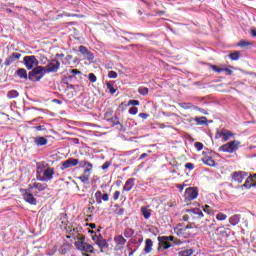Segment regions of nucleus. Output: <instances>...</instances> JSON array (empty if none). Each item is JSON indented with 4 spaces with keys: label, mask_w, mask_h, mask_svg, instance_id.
<instances>
[{
    "label": "nucleus",
    "mask_w": 256,
    "mask_h": 256,
    "mask_svg": "<svg viewBox=\"0 0 256 256\" xmlns=\"http://www.w3.org/2000/svg\"><path fill=\"white\" fill-rule=\"evenodd\" d=\"M106 87L109 90V93H111V95H115V93H117V89H115V87L113 86V84L111 82H108L106 84Z\"/></svg>",
    "instance_id": "nucleus-34"
},
{
    "label": "nucleus",
    "mask_w": 256,
    "mask_h": 256,
    "mask_svg": "<svg viewBox=\"0 0 256 256\" xmlns=\"http://www.w3.org/2000/svg\"><path fill=\"white\" fill-rule=\"evenodd\" d=\"M92 241L98 245L101 253H104L103 249H107V247H109V243H107V240L104 239L101 234H95L94 236H92Z\"/></svg>",
    "instance_id": "nucleus-7"
},
{
    "label": "nucleus",
    "mask_w": 256,
    "mask_h": 256,
    "mask_svg": "<svg viewBox=\"0 0 256 256\" xmlns=\"http://www.w3.org/2000/svg\"><path fill=\"white\" fill-rule=\"evenodd\" d=\"M229 58L232 61H238L239 60V52H233V53L229 54Z\"/></svg>",
    "instance_id": "nucleus-41"
},
{
    "label": "nucleus",
    "mask_w": 256,
    "mask_h": 256,
    "mask_svg": "<svg viewBox=\"0 0 256 256\" xmlns=\"http://www.w3.org/2000/svg\"><path fill=\"white\" fill-rule=\"evenodd\" d=\"M128 113L130 115H137V113H139V109L135 106H132L129 108Z\"/></svg>",
    "instance_id": "nucleus-42"
},
{
    "label": "nucleus",
    "mask_w": 256,
    "mask_h": 256,
    "mask_svg": "<svg viewBox=\"0 0 256 256\" xmlns=\"http://www.w3.org/2000/svg\"><path fill=\"white\" fill-rule=\"evenodd\" d=\"M222 71L226 72V75H233V70L229 68H222Z\"/></svg>",
    "instance_id": "nucleus-57"
},
{
    "label": "nucleus",
    "mask_w": 256,
    "mask_h": 256,
    "mask_svg": "<svg viewBox=\"0 0 256 256\" xmlns=\"http://www.w3.org/2000/svg\"><path fill=\"white\" fill-rule=\"evenodd\" d=\"M109 167H111V162H110V161H106V162L102 165L103 171L109 169Z\"/></svg>",
    "instance_id": "nucleus-55"
},
{
    "label": "nucleus",
    "mask_w": 256,
    "mask_h": 256,
    "mask_svg": "<svg viewBox=\"0 0 256 256\" xmlns=\"http://www.w3.org/2000/svg\"><path fill=\"white\" fill-rule=\"evenodd\" d=\"M8 99H15L19 97V92L17 90H10L7 94Z\"/></svg>",
    "instance_id": "nucleus-30"
},
{
    "label": "nucleus",
    "mask_w": 256,
    "mask_h": 256,
    "mask_svg": "<svg viewBox=\"0 0 256 256\" xmlns=\"http://www.w3.org/2000/svg\"><path fill=\"white\" fill-rule=\"evenodd\" d=\"M150 153H153V151L148 150V153L141 154V156L139 157V161H143V159H145V157H149Z\"/></svg>",
    "instance_id": "nucleus-53"
},
{
    "label": "nucleus",
    "mask_w": 256,
    "mask_h": 256,
    "mask_svg": "<svg viewBox=\"0 0 256 256\" xmlns=\"http://www.w3.org/2000/svg\"><path fill=\"white\" fill-rule=\"evenodd\" d=\"M202 162L204 165H207L208 167H215L217 163H215V160H213V157L206 155L202 158Z\"/></svg>",
    "instance_id": "nucleus-19"
},
{
    "label": "nucleus",
    "mask_w": 256,
    "mask_h": 256,
    "mask_svg": "<svg viewBox=\"0 0 256 256\" xmlns=\"http://www.w3.org/2000/svg\"><path fill=\"white\" fill-rule=\"evenodd\" d=\"M29 189H37L38 191H45L47 189V184L34 182L32 185H29Z\"/></svg>",
    "instance_id": "nucleus-20"
},
{
    "label": "nucleus",
    "mask_w": 256,
    "mask_h": 256,
    "mask_svg": "<svg viewBox=\"0 0 256 256\" xmlns=\"http://www.w3.org/2000/svg\"><path fill=\"white\" fill-rule=\"evenodd\" d=\"M23 63L28 71H31V69L33 71L35 69L33 67H35V65H39V61L37 60V57H35V55L25 56L23 58Z\"/></svg>",
    "instance_id": "nucleus-8"
},
{
    "label": "nucleus",
    "mask_w": 256,
    "mask_h": 256,
    "mask_svg": "<svg viewBox=\"0 0 256 256\" xmlns=\"http://www.w3.org/2000/svg\"><path fill=\"white\" fill-rule=\"evenodd\" d=\"M19 59H21V53L13 52L5 59L4 65L5 67H11V65H13V63H16V61H19Z\"/></svg>",
    "instance_id": "nucleus-11"
},
{
    "label": "nucleus",
    "mask_w": 256,
    "mask_h": 256,
    "mask_svg": "<svg viewBox=\"0 0 256 256\" xmlns=\"http://www.w3.org/2000/svg\"><path fill=\"white\" fill-rule=\"evenodd\" d=\"M93 211H95V206H93V203L90 202L89 207L87 209V213H90L89 217H93Z\"/></svg>",
    "instance_id": "nucleus-43"
},
{
    "label": "nucleus",
    "mask_w": 256,
    "mask_h": 256,
    "mask_svg": "<svg viewBox=\"0 0 256 256\" xmlns=\"http://www.w3.org/2000/svg\"><path fill=\"white\" fill-rule=\"evenodd\" d=\"M20 193L26 203H29V205H37V199H35V196L31 193V189L21 188Z\"/></svg>",
    "instance_id": "nucleus-5"
},
{
    "label": "nucleus",
    "mask_w": 256,
    "mask_h": 256,
    "mask_svg": "<svg viewBox=\"0 0 256 256\" xmlns=\"http://www.w3.org/2000/svg\"><path fill=\"white\" fill-rule=\"evenodd\" d=\"M249 45H251L250 42H248L247 40H241L239 43H238V47H249Z\"/></svg>",
    "instance_id": "nucleus-45"
},
{
    "label": "nucleus",
    "mask_w": 256,
    "mask_h": 256,
    "mask_svg": "<svg viewBox=\"0 0 256 256\" xmlns=\"http://www.w3.org/2000/svg\"><path fill=\"white\" fill-rule=\"evenodd\" d=\"M212 71H214L215 73H223V68L217 66V65H212L211 66Z\"/></svg>",
    "instance_id": "nucleus-46"
},
{
    "label": "nucleus",
    "mask_w": 256,
    "mask_h": 256,
    "mask_svg": "<svg viewBox=\"0 0 256 256\" xmlns=\"http://www.w3.org/2000/svg\"><path fill=\"white\" fill-rule=\"evenodd\" d=\"M133 187H135V178H129L123 186L122 193H125V191H131Z\"/></svg>",
    "instance_id": "nucleus-17"
},
{
    "label": "nucleus",
    "mask_w": 256,
    "mask_h": 256,
    "mask_svg": "<svg viewBox=\"0 0 256 256\" xmlns=\"http://www.w3.org/2000/svg\"><path fill=\"white\" fill-rule=\"evenodd\" d=\"M187 213H189L191 215H197V217H199V219H203V217H204L203 211H201V209H199V208L189 209V210H187Z\"/></svg>",
    "instance_id": "nucleus-22"
},
{
    "label": "nucleus",
    "mask_w": 256,
    "mask_h": 256,
    "mask_svg": "<svg viewBox=\"0 0 256 256\" xmlns=\"http://www.w3.org/2000/svg\"><path fill=\"white\" fill-rule=\"evenodd\" d=\"M152 250H153V240H151V239H146V240H145L144 252H145V253H151Z\"/></svg>",
    "instance_id": "nucleus-25"
},
{
    "label": "nucleus",
    "mask_w": 256,
    "mask_h": 256,
    "mask_svg": "<svg viewBox=\"0 0 256 256\" xmlns=\"http://www.w3.org/2000/svg\"><path fill=\"white\" fill-rule=\"evenodd\" d=\"M223 134H224L223 131L216 132L215 139H221V137L223 138Z\"/></svg>",
    "instance_id": "nucleus-59"
},
{
    "label": "nucleus",
    "mask_w": 256,
    "mask_h": 256,
    "mask_svg": "<svg viewBox=\"0 0 256 256\" xmlns=\"http://www.w3.org/2000/svg\"><path fill=\"white\" fill-rule=\"evenodd\" d=\"M119 197H121V191L116 190L113 194V200L117 201L119 199Z\"/></svg>",
    "instance_id": "nucleus-51"
},
{
    "label": "nucleus",
    "mask_w": 256,
    "mask_h": 256,
    "mask_svg": "<svg viewBox=\"0 0 256 256\" xmlns=\"http://www.w3.org/2000/svg\"><path fill=\"white\" fill-rule=\"evenodd\" d=\"M141 211H142V215H143L144 219H149V217H151V210H149L145 207H142Z\"/></svg>",
    "instance_id": "nucleus-31"
},
{
    "label": "nucleus",
    "mask_w": 256,
    "mask_h": 256,
    "mask_svg": "<svg viewBox=\"0 0 256 256\" xmlns=\"http://www.w3.org/2000/svg\"><path fill=\"white\" fill-rule=\"evenodd\" d=\"M197 125H205L207 123V117L196 118Z\"/></svg>",
    "instance_id": "nucleus-39"
},
{
    "label": "nucleus",
    "mask_w": 256,
    "mask_h": 256,
    "mask_svg": "<svg viewBox=\"0 0 256 256\" xmlns=\"http://www.w3.org/2000/svg\"><path fill=\"white\" fill-rule=\"evenodd\" d=\"M173 247L175 245H183V241L179 240L178 238H174V242H172Z\"/></svg>",
    "instance_id": "nucleus-56"
},
{
    "label": "nucleus",
    "mask_w": 256,
    "mask_h": 256,
    "mask_svg": "<svg viewBox=\"0 0 256 256\" xmlns=\"http://www.w3.org/2000/svg\"><path fill=\"white\" fill-rule=\"evenodd\" d=\"M80 167H86L83 171V173L78 178L82 183L87 185L89 183V180L91 179V172L93 171V164L89 161L82 160L80 161Z\"/></svg>",
    "instance_id": "nucleus-3"
},
{
    "label": "nucleus",
    "mask_w": 256,
    "mask_h": 256,
    "mask_svg": "<svg viewBox=\"0 0 256 256\" xmlns=\"http://www.w3.org/2000/svg\"><path fill=\"white\" fill-rule=\"evenodd\" d=\"M240 145H241V142H239L237 140L230 141V142L220 146L218 151H222L223 153H235V151H237V149H239Z\"/></svg>",
    "instance_id": "nucleus-4"
},
{
    "label": "nucleus",
    "mask_w": 256,
    "mask_h": 256,
    "mask_svg": "<svg viewBox=\"0 0 256 256\" xmlns=\"http://www.w3.org/2000/svg\"><path fill=\"white\" fill-rule=\"evenodd\" d=\"M78 241H82V243H85V236L82 235L78 238Z\"/></svg>",
    "instance_id": "nucleus-63"
},
{
    "label": "nucleus",
    "mask_w": 256,
    "mask_h": 256,
    "mask_svg": "<svg viewBox=\"0 0 256 256\" xmlns=\"http://www.w3.org/2000/svg\"><path fill=\"white\" fill-rule=\"evenodd\" d=\"M164 238L170 243H173L175 241V236H164Z\"/></svg>",
    "instance_id": "nucleus-58"
},
{
    "label": "nucleus",
    "mask_w": 256,
    "mask_h": 256,
    "mask_svg": "<svg viewBox=\"0 0 256 256\" xmlns=\"http://www.w3.org/2000/svg\"><path fill=\"white\" fill-rule=\"evenodd\" d=\"M88 79H89L90 83H95L97 81V76H95V74H93V73H90L88 75Z\"/></svg>",
    "instance_id": "nucleus-48"
},
{
    "label": "nucleus",
    "mask_w": 256,
    "mask_h": 256,
    "mask_svg": "<svg viewBox=\"0 0 256 256\" xmlns=\"http://www.w3.org/2000/svg\"><path fill=\"white\" fill-rule=\"evenodd\" d=\"M216 219L217 221H225V219H227V216L224 213L220 212L216 215Z\"/></svg>",
    "instance_id": "nucleus-44"
},
{
    "label": "nucleus",
    "mask_w": 256,
    "mask_h": 256,
    "mask_svg": "<svg viewBox=\"0 0 256 256\" xmlns=\"http://www.w3.org/2000/svg\"><path fill=\"white\" fill-rule=\"evenodd\" d=\"M194 147L197 149V151H202L203 149V143L201 142H195Z\"/></svg>",
    "instance_id": "nucleus-50"
},
{
    "label": "nucleus",
    "mask_w": 256,
    "mask_h": 256,
    "mask_svg": "<svg viewBox=\"0 0 256 256\" xmlns=\"http://www.w3.org/2000/svg\"><path fill=\"white\" fill-rule=\"evenodd\" d=\"M128 107H129V103L128 102H122L119 105V109H121L122 113H125V111H127Z\"/></svg>",
    "instance_id": "nucleus-40"
},
{
    "label": "nucleus",
    "mask_w": 256,
    "mask_h": 256,
    "mask_svg": "<svg viewBox=\"0 0 256 256\" xmlns=\"http://www.w3.org/2000/svg\"><path fill=\"white\" fill-rule=\"evenodd\" d=\"M133 235H135V230H133V228H126L124 230V237H126V239H131Z\"/></svg>",
    "instance_id": "nucleus-28"
},
{
    "label": "nucleus",
    "mask_w": 256,
    "mask_h": 256,
    "mask_svg": "<svg viewBox=\"0 0 256 256\" xmlns=\"http://www.w3.org/2000/svg\"><path fill=\"white\" fill-rule=\"evenodd\" d=\"M235 134H233L231 131H225L223 136H222V139L224 142H227V140L230 138V137H233Z\"/></svg>",
    "instance_id": "nucleus-37"
},
{
    "label": "nucleus",
    "mask_w": 256,
    "mask_h": 256,
    "mask_svg": "<svg viewBox=\"0 0 256 256\" xmlns=\"http://www.w3.org/2000/svg\"><path fill=\"white\" fill-rule=\"evenodd\" d=\"M113 117V110L112 108H108L104 113L105 121H109Z\"/></svg>",
    "instance_id": "nucleus-29"
},
{
    "label": "nucleus",
    "mask_w": 256,
    "mask_h": 256,
    "mask_svg": "<svg viewBox=\"0 0 256 256\" xmlns=\"http://www.w3.org/2000/svg\"><path fill=\"white\" fill-rule=\"evenodd\" d=\"M75 247L78 251H82L83 253H95V248L93 245L83 242V241H76Z\"/></svg>",
    "instance_id": "nucleus-6"
},
{
    "label": "nucleus",
    "mask_w": 256,
    "mask_h": 256,
    "mask_svg": "<svg viewBox=\"0 0 256 256\" xmlns=\"http://www.w3.org/2000/svg\"><path fill=\"white\" fill-rule=\"evenodd\" d=\"M55 175V168L49 167V164L42 162L37 165L36 179L37 181H51Z\"/></svg>",
    "instance_id": "nucleus-2"
},
{
    "label": "nucleus",
    "mask_w": 256,
    "mask_h": 256,
    "mask_svg": "<svg viewBox=\"0 0 256 256\" xmlns=\"http://www.w3.org/2000/svg\"><path fill=\"white\" fill-rule=\"evenodd\" d=\"M202 209H203L204 213H207L208 215H213L215 213L213 208H211V206H209V205L203 206Z\"/></svg>",
    "instance_id": "nucleus-33"
},
{
    "label": "nucleus",
    "mask_w": 256,
    "mask_h": 256,
    "mask_svg": "<svg viewBox=\"0 0 256 256\" xmlns=\"http://www.w3.org/2000/svg\"><path fill=\"white\" fill-rule=\"evenodd\" d=\"M240 221H241V214H234L229 218V223H231L233 226L239 225Z\"/></svg>",
    "instance_id": "nucleus-23"
},
{
    "label": "nucleus",
    "mask_w": 256,
    "mask_h": 256,
    "mask_svg": "<svg viewBox=\"0 0 256 256\" xmlns=\"http://www.w3.org/2000/svg\"><path fill=\"white\" fill-rule=\"evenodd\" d=\"M251 183L253 182V178L248 176V178L246 179L245 183L242 185V187H245L246 189H251Z\"/></svg>",
    "instance_id": "nucleus-32"
},
{
    "label": "nucleus",
    "mask_w": 256,
    "mask_h": 256,
    "mask_svg": "<svg viewBox=\"0 0 256 256\" xmlns=\"http://www.w3.org/2000/svg\"><path fill=\"white\" fill-rule=\"evenodd\" d=\"M108 77H109V79H117L118 74H117V72L112 70V71L108 72Z\"/></svg>",
    "instance_id": "nucleus-47"
},
{
    "label": "nucleus",
    "mask_w": 256,
    "mask_h": 256,
    "mask_svg": "<svg viewBox=\"0 0 256 256\" xmlns=\"http://www.w3.org/2000/svg\"><path fill=\"white\" fill-rule=\"evenodd\" d=\"M114 242L116 243L117 249H123V245H125V243H127V239H125V237H123V235H116L114 237Z\"/></svg>",
    "instance_id": "nucleus-16"
},
{
    "label": "nucleus",
    "mask_w": 256,
    "mask_h": 256,
    "mask_svg": "<svg viewBox=\"0 0 256 256\" xmlns=\"http://www.w3.org/2000/svg\"><path fill=\"white\" fill-rule=\"evenodd\" d=\"M61 68V62L57 59H52L50 63L43 66H37L29 72V80L33 82L41 81L42 77H45L46 73H57Z\"/></svg>",
    "instance_id": "nucleus-1"
},
{
    "label": "nucleus",
    "mask_w": 256,
    "mask_h": 256,
    "mask_svg": "<svg viewBox=\"0 0 256 256\" xmlns=\"http://www.w3.org/2000/svg\"><path fill=\"white\" fill-rule=\"evenodd\" d=\"M139 117H141V119H147L149 117V114H147V113H140Z\"/></svg>",
    "instance_id": "nucleus-61"
},
{
    "label": "nucleus",
    "mask_w": 256,
    "mask_h": 256,
    "mask_svg": "<svg viewBox=\"0 0 256 256\" xmlns=\"http://www.w3.org/2000/svg\"><path fill=\"white\" fill-rule=\"evenodd\" d=\"M158 242H159V248L158 249H171V247H173V243H171L169 240H167V238H165L164 236H159L158 237Z\"/></svg>",
    "instance_id": "nucleus-15"
},
{
    "label": "nucleus",
    "mask_w": 256,
    "mask_h": 256,
    "mask_svg": "<svg viewBox=\"0 0 256 256\" xmlns=\"http://www.w3.org/2000/svg\"><path fill=\"white\" fill-rule=\"evenodd\" d=\"M247 175H249V174L245 171H235V172H232L230 179H231L232 183L241 184V183H243V181H244L245 177H247Z\"/></svg>",
    "instance_id": "nucleus-9"
},
{
    "label": "nucleus",
    "mask_w": 256,
    "mask_h": 256,
    "mask_svg": "<svg viewBox=\"0 0 256 256\" xmlns=\"http://www.w3.org/2000/svg\"><path fill=\"white\" fill-rule=\"evenodd\" d=\"M16 75L20 77V79H29V74L27 75V70H25V68L16 70Z\"/></svg>",
    "instance_id": "nucleus-24"
},
{
    "label": "nucleus",
    "mask_w": 256,
    "mask_h": 256,
    "mask_svg": "<svg viewBox=\"0 0 256 256\" xmlns=\"http://www.w3.org/2000/svg\"><path fill=\"white\" fill-rule=\"evenodd\" d=\"M195 227H197V225H195V223H192V224H188L186 225L182 231H187V229H195Z\"/></svg>",
    "instance_id": "nucleus-52"
},
{
    "label": "nucleus",
    "mask_w": 256,
    "mask_h": 256,
    "mask_svg": "<svg viewBox=\"0 0 256 256\" xmlns=\"http://www.w3.org/2000/svg\"><path fill=\"white\" fill-rule=\"evenodd\" d=\"M252 37H256V30H251Z\"/></svg>",
    "instance_id": "nucleus-64"
},
{
    "label": "nucleus",
    "mask_w": 256,
    "mask_h": 256,
    "mask_svg": "<svg viewBox=\"0 0 256 256\" xmlns=\"http://www.w3.org/2000/svg\"><path fill=\"white\" fill-rule=\"evenodd\" d=\"M94 197H95L96 203L98 205H101L103 203V201L105 203H107V201H109V194L103 193V192H101V190L96 191V193L94 194Z\"/></svg>",
    "instance_id": "nucleus-13"
},
{
    "label": "nucleus",
    "mask_w": 256,
    "mask_h": 256,
    "mask_svg": "<svg viewBox=\"0 0 256 256\" xmlns=\"http://www.w3.org/2000/svg\"><path fill=\"white\" fill-rule=\"evenodd\" d=\"M185 168L189 169L190 171H193L195 169V164L193 163H186Z\"/></svg>",
    "instance_id": "nucleus-54"
},
{
    "label": "nucleus",
    "mask_w": 256,
    "mask_h": 256,
    "mask_svg": "<svg viewBox=\"0 0 256 256\" xmlns=\"http://www.w3.org/2000/svg\"><path fill=\"white\" fill-rule=\"evenodd\" d=\"M77 223H70L66 225V233H69L73 229L77 228Z\"/></svg>",
    "instance_id": "nucleus-38"
},
{
    "label": "nucleus",
    "mask_w": 256,
    "mask_h": 256,
    "mask_svg": "<svg viewBox=\"0 0 256 256\" xmlns=\"http://www.w3.org/2000/svg\"><path fill=\"white\" fill-rule=\"evenodd\" d=\"M34 143L38 147H43V146L47 145V143H49V140H47V138H45L43 136H38V137L34 138Z\"/></svg>",
    "instance_id": "nucleus-18"
},
{
    "label": "nucleus",
    "mask_w": 256,
    "mask_h": 256,
    "mask_svg": "<svg viewBox=\"0 0 256 256\" xmlns=\"http://www.w3.org/2000/svg\"><path fill=\"white\" fill-rule=\"evenodd\" d=\"M138 93L140 95H149V88L141 86L138 88Z\"/></svg>",
    "instance_id": "nucleus-36"
},
{
    "label": "nucleus",
    "mask_w": 256,
    "mask_h": 256,
    "mask_svg": "<svg viewBox=\"0 0 256 256\" xmlns=\"http://www.w3.org/2000/svg\"><path fill=\"white\" fill-rule=\"evenodd\" d=\"M79 52L81 55H83L86 61H93L95 59V55H93L92 52L89 51V49H87L85 46H79Z\"/></svg>",
    "instance_id": "nucleus-14"
},
{
    "label": "nucleus",
    "mask_w": 256,
    "mask_h": 256,
    "mask_svg": "<svg viewBox=\"0 0 256 256\" xmlns=\"http://www.w3.org/2000/svg\"><path fill=\"white\" fill-rule=\"evenodd\" d=\"M34 129H36V131H43V129H45V126H43V125L36 126V127H34Z\"/></svg>",
    "instance_id": "nucleus-62"
},
{
    "label": "nucleus",
    "mask_w": 256,
    "mask_h": 256,
    "mask_svg": "<svg viewBox=\"0 0 256 256\" xmlns=\"http://www.w3.org/2000/svg\"><path fill=\"white\" fill-rule=\"evenodd\" d=\"M199 197V190L195 187H189L184 192V198L186 201H194Z\"/></svg>",
    "instance_id": "nucleus-10"
},
{
    "label": "nucleus",
    "mask_w": 256,
    "mask_h": 256,
    "mask_svg": "<svg viewBox=\"0 0 256 256\" xmlns=\"http://www.w3.org/2000/svg\"><path fill=\"white\" fill-rule=\"evenodd\" d=\"M107 122L111 123L112 127L121 125V121H119V116H112Z\"/></svg>",
    "instance_id": "nucleus-27"
},
{
    "label": "nucleus",
    "mask_w": 256,
    "mask_h": 256,
    "mask_svg": "<svg viewBox=\"0 0 256 256\" xmlns=\"http://www.w3.org/2000/svg\"><path fill=\"white\" fill-rule=\"evenodd\" d=\"M193 253H195V250L193 249H183L178 252V256H192Z\"/></svg>",
    "instance_id": "nucleus-26"
},
{
    "label": "nucleus",
    "mask_w": 256,
    "mask_h": 256,
    "mask_svg": "<svg viewBox=\"0 0 256 256\" xmlns=\"http://www.w3.org/2000/svg\"><path fill=\"white\" fill-rule=\"evenodd\" d=\"M79 165V160L77 158H69L62 162L61 170L69 169L71 167H77Z\"/></svg>",
    "instance_id": "nucleus-12"
},
{
    "label": "nucleus",
    "mask_w": 256,
    "mask_h": 256,
    "mask_svg": "<svg viewBox=\"0 0 256 256\" xmlns=\"http://www.w3.org/2000/svg\"><path fill=\"white\" fill-rule=\"evenodd\" d=\"M81 231V227L76 226V228H72V230H70L69 235H72L73 237H75L76 235H79V232Z\"/></svg>",
    "instance_id": "nucleus-35"
},
{
    "label": "nucleus",
    "mask_w": 256,
    "mask_h": 256,
    "mask_svg": "<svg viewBox=\"0 0 256 256\" xmlns=\"http://www.w3.org/2000/svg\"><path fill=\"white\" fill-rule=\"evenodd\" d=\"M132 105L133 107H137L140 105L139 100H129L128 101V106Z\"/></svg>",
    "instance_id": "nucleus-49"
},
{
    "label": "nucleus",
    "mask_w": 256,
    "mask_h": 256,
    "mask_svg": "<svg viewBox=\"0 0 256 256\" xmlns=\"http://www.w3.org/2000/svg\"><path fill=\"white\" fill-rule=\"evenodd\" d=\"M195 229L199 231H208L209 229H215V224L207 225V222H202V225L195 226Z\"/></svg>",
    "instance_id": "nucleus-21"
},
{
    "label": "nucleus",
    "mask_w": 256,
    "mask_h": 256,
    "mask_svg": "<svg viewBox=\"0 0 256 256\" xmlns=\"http://www.w3.org/2000/svg\"><path fill=\"white\" fill-rule=\"evenodd\" d=\"M70 73H72V75H81V71H79L77 69L70 70Z\"/></svg>",
    "instance_id": "nucleus-60"
}]
</instances>
